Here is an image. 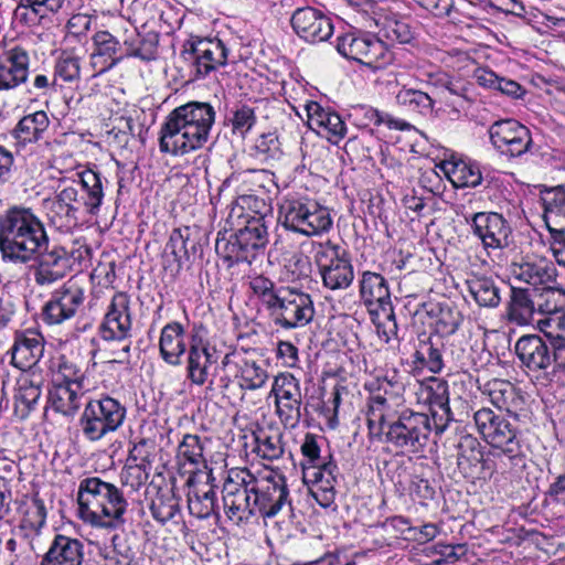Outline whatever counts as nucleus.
Returning <instances> with one entry per match:
<instances>
[{
    "label": "nucleus",
    "mask_w": 565,
    "mask_h": 565,
    "mask_svg": "<svg viewBox=\"0 0 565 565\" xmlns=\"http://www.w3.org/2000/svg\"><path fill=\"white\" fill-rule=\"evenodd\" d=\"M215 109L206 102L192 100L174 108L161 126V152L183 156L207 142L215 122Z\"/></svg>",
    "instance_id": "f257e3e1"
},
{
    "label": "nucleus",
    "mask_w": 565,
    "mask_h": 565,
    "mask_svg": "<svg viewBox=\"0 0 565 565\" xmlns=\"http://www.w3.org/2000/svg\"><path fill=\"white\" fill-rule=\"evenodd\" d=\"M46 243L44 224L30 207L13 205L0 215V252L4 260L26 264Z\"/></svg>",
    "instance_id": "f03ea898"
},
{
    "label": "nucleus",
    "mask_w": 565,
    "mask_h": 565,
    "mask_svg": "<svg viewBox=\"0 0 565 565\" xmlns=\"http://www.w3.org/2000/svg\"><path fill=\"white\" fill-rule=\"evenodd\" d=\"M77 503L79 518L92 526L116 529L126 522L128 501L122 491L98 477L81 480Z\"/></svg>",
    "instance_id": "7ed1b4c3"
},
{
    "label": "nucleus",
    "mask_w": 565,
    "mask_h": 565,
    "mask_svg": "<svg viewBox=\"0 0 565 565\" xmlns=\"http://www.w3.org/2000/svg\"><path fill=\"white\" fill-rule=\"evenodd\" d=\"M239 218L243 226L228 238L218 237L215 249L228 262L250 264L268 244V224L273 215L255 211L241 214Z\"/></svg>",
    "instance_id": "20e7f679"
},
{
    "label": "nucleus",
    "mask_w": 565,
    "mask_h": 565,
    "mask_svg": "<svg viewBox=\"0 0 565 565\" xmlns=\"http://www.w3.org/2000/svg\"><path fill=\"white\" fill-rule=\"evenodd\" d=\"M475 424L484 441L494 449V458L507 459L511 467L524 466V452L520 430L514 419L491 408H480L473 415Z\"/></svg>",
    "instance_id": "39448f33"
},
{
    "label": "nucleus",
    "mask_w": 565,
    "mask_h": 565,
    "mask_svg": "<svg viewBox=\"0 0 565 565\" xmlns=\"http://www.w3.org/2000/svg\"><path fill=\"white\" fill-rule=\"evenodd\" d=\"M431 431L430 418L427 414L404 409L382 430L384 441L396 454L416 455L427 446Z\"/></svg>",
    "instance_id": "423d86ee"
},
{
    "label": "nucleus",
    "mask_w": 565,
    "mask_h": 565,
    "mask_svg": "<svg viewBox=\"0 0 565 565\" xmlns=\"http://www.w3.org/2000/svg\"><path fill=\"white\" fill-rule=\"evenodd\" d=\"M126 413V406L108 395L90 399L79 417L83 435L89 441L100 440L124 424Z\"/></svg>",
    "instance_id": "0eeeda50"
},
{
    "label": "nucleus",
    "mask_w": 565,
    "mask_h": 565,
    "mask_svg": "<svg viewBox=\"0 0 565 565\" xmlns=\"http://www.w3.org/2000/svg\"><path fill=\"white\" fill-rule=\"evenodd\" d=\"M284 215V226L306 236L328 232L332 226V218L327 207L312 200H286L280 207Z\"/></svg>",
    "instance_id": "6e6552de"
},
{
    "label": "nucleus",
    "mask_w": 565,
    "mask_h": 565,
    "mask_svg": "<svg viewBox=\"0 0 565 565\" xmlns=\"http://www.w3.org/2000/svg\"><path fill=\"white\" fill-rule=\"evenodd\" d=\"M254 475L247 469L228 472L223 484V504L227 518L236 525L247 522L255 513Z\"/></svg>",
    "instance_id": "1a4fd4ad"
},
{
    "label": "nucleus",
    "mask_w": 565,
    "mask_h": 565,
    "mask_svg": "<svg viewBox=\"0 0 565 565\" xmlns=\"http://www.w3.org/2000/svg\"><path fill=\"white\" fill-rule=\"evenodd\" d=\"M337 51L373 70L385 68L394 61V54L387 45L371 33H348L338 38Z\"/></svg>",
    "instance_id": "9d476101"
},
{
    "label": "nucleus",
    "mask_w": 565,
    "mask_h": 565,
    "mask_svg": "<svg viewBox=\"0 0 565 565\" xmlns=\"http://www.w3.org/2000/svg\"><path fill=\"white\" fill-rule=\"evenodd\" d=\"M181 57L199 79L227 64L228 49L218 39L191 38L185 41Z\"/></svg>",
    "instance_id": "9b49d317"
},
{
    "label": "nucleus",
    "mask_w": 565,
    "mask_h": 565,
    "mask_svg": "<svg viewBox=\"0 0 565 565\" xmlns=\"http://www.w3.org/2000/svg\"><path fill=\"white\" fill-rule=\"evenodd\" d=\"M316 263L323 286L330 290L349 288L354 279V270L349 252L340 245L328 241L319 245Z\"/></svg>",
    "instance_id": "f8f14e48"
},
{
    "label": "nucleus",
    "mask_w": 565,
    "mask_h": 565,
    "mask_svg": "<svg viewBox=\"0 0 565 565\" xmlns=\"http://www.w3.org/2000/svg\"><path fill=\"white\" fill-rule=\"evenodd\" d=\"M280 296L268 317L282 329H296L307 326L315 316L310 295L295 288L280 287Z\"/></svg>",
    "instance_id": "ddd939ff"
},
{
    "label": "nucleus",
    "mask_w": 565,
    "mask_h": 565,
    "mask_svg": "<svg viewBox=\"0 0 565 565\" xmlns=\"http://www.w3.org/2000/svg\"><path fill=\"white\" fill-rule=\"evenodd\" d=\"M270 395L275 397V411L285 427L295 428L301 422L303 406L300 381L290 373L275 376Z\"/></svg>",
    "instance_id": "4468645a"
},
{
    "label": "nucleus",
    "mask_w": 565,
    "mask_h": 565,
    "mask_svg": "<svg viewBox=\"0 0 565 565\" xmlns=\"http://www.w3.org/2000/svg\"><path fill=\"white\" fill-rule=\"evenodd\" d=\"M492 146L502 154L518 158L531 150L533 140L527 127L515 119L494 121L489 128Z\"/></svg>",
    "instance_id": "2eb2a0df"
},
{
    "label": "nucleus",
    "mask_w": 565,
    "mask_h": 565,
    "mask_svg": "<svg viewBox=\"0 0 565 565\" xmlns=\"http://www.w3.org/2000/svg\"><path fill=\"white\" fill-rule=\"evenodd\" d=\"M253 483L255 513L258 512L263 518L277 515L289 497L285 476L270 473L260 480L254 477Z\"/></svg>",
    "instance_id": "dca6fc26"
},
{
    "label": "nucleus",
    "mask_w": 565,
    "mask_h": 565,
    "mask_svg": "<svg viewBox=\"0 0 565 565\" xmlns=\"http://www.w3.org/2000/svg\"><path fill=\"white\" fill-rule=\"evenodd\" d=\"M294 32L309 43L324 42L333 34L331 19L312 7H302L294 11L290 18Z\"/></svg>",
    "instance_id": "f3484780"
},
{
    "label": "nucleus",
    "mask_w": 565,
    "mask_h": 565,
    "mask_svg": "<svg viewBox=\"0 0 565 565\" xmlns=\"http://www.w3.org/2000/svg\"><path fill=\"white\" fill-rule=\"evenodd\" d=\"M130 299L126 292H116L99 326V335L106 341H122L131 330Z\"/></svg>",
    "instance_id": "a211bd4d"
},
{
    "label": "nucleus",
    "mask_w": 565,
    "mask_h": 565,
    "mask_svg": "<svg viewBox=\"0 0 565 565\" xmlns=\"http://www.w3.org/2000/svg\"><path fill=\"white\" fill-rule=\"evenodd\" d=\"M466 222L471 225L472 233L481 239L486 249H502L509 245L511 230L501 214L479 212L466 216Z\"/></svg>",
    "instance_id": "6ab92c4d"
},
{
    "label": "nucleus",
    "mask_w": 565,
    "mask_h": 565,
    "mask_svg": "<svg viewBox=\"0 0 565 565\" xmlns=\"http://www.w3.org/2000/svg\"><path fill=\"white\" fill-rule=\"evenodd\" d=\"M21 518L15 529V535L26 542L30 550L36 552L39 539L46 523V508L38 494L24 501L20 508Z\"/></svg>",
    "instance_id": "aec40b11"
},
{
    "label": "nucleus",
    "mask_w": 565,
    "mask_h": 565,
    "mask_svg": "<svg viewBox=\"0 0 565 565\" xmlns=\"http://www.w3.org/2000/svg\"><path fill=\"white\" fill-rule=\"evenodd\" d=\"M84 291L74 284H66L55 290L50 301L43 307V319L49 324H58L75 316L83 305Z\"/></svg>",
    "instance_id": "412c9836"
},
{
    "label": "nucleus",
    "mask_w": 565,
    "mask_h": 565,
    "mask_svg": "<svg viewBox=\"0 0 565 565\" xmlns=\"http://www.w3.org/2000/svg\"><path fill=\"white\" fill-rule=\"evenodd\" d=\"M338 475V466L331 459L323 461L321 465H303V481L307 484L311 483L316 488L312 494L323 508H328L334 502Z\"/></svg>",
    "instance_id": "4be33fe9"
},
{
    "label": "nucleus",
    "mask_w": 565,
    "mask_h": 565,
    "mask_svg": "<svg viewBox=\"0 0 565 565\" xmlns=\"http://www.w3.org/2000/svg\"><path fill=\"white\" fill-rule=\"evenodd\" d=\"M30 56L22 46H13L0 55V92L13 90L26 83Z\"/></svg>",
    "instance_id": "5701e85b"
},
{
    "label": "nucleus",
    "mask_w": 565,
    "mask_h": 565,
    "mask_svg": "<svg viewBox=\"0 0 565 565\" xmlns=\"http://www.w3.org/2000/svg\"><path fill=\"white\" fill-rule=\"evenodd\" d=\"M218 360L217 350L193 337L186 355V376L192 384L202 386L209 377V369Z\"/></svg>",
    "instance_id": "b1692460"
},
{
    "label": "nucleus",
    "mask_w": 565,
    "mask_h": 565,
    "mask_svg": "<svg viewBox=\"0 0 565 565\" xmlns=\"http://www.w3.org/2000/svg\"><path fill=\"white\" fill-rule=\"evenodd\" d=\"M543 218L555 242L565 244V185L546 190L542 194Z\"/></svg>",
    "instance_id": "393cba45"
},
{
    "label": "nucleus",
    "mask_w": 565,
    "mask_h": 565,
    "mask_svg": "<svg viewBox=\"0 0 565 565\" xmlns=\"http://www.w3.org/2000/svg\"><path fill=\"white\" fill-rule=\"evenodd\" d=\"M306 111L308 125L312 130H317L333 143L344 138L347 127L339 114L330 108H323L317 102H309Z\"/></svg>",
    "instance_id": "a878e982"
},
{
    "label": "nucleus",
    "mask_w": 565,
    "mask_h": 565,
    "mask_svg": "<svg viewBox=\"0 0 565 565\" xmlns=\"http://www.w3.org/2000/svg\"><path fill=\"white\" fill-rule=\"evenodd\" d=\"M78 191L74 186H67L58 191L53 199L45 201L50 222L57 228H71L77 223Z\"/></svg>",
    "instance_id": "bb28decb"
},
{
    "label": "nucleus",
    "mask_w": 565,
    "mask_h": 565,
    "mask_svg": "<svg viewBox=\"0 0 565 565\" xmlns=\"http://www.w3.org/2000/svg\"><path fill=\"white\" fill-rule=\"evenodd\" d=\"M425 401L429 404L437 433H443L447 424L454 419L449 406L448 383L440 379H430L423 387Z\"/></svg>",
    "instance_id": "cd10ccee"
},
{
    "label": "nucleus",
    "mask_w": 565,
    "mask_h": 565,
    "mask_svg": "<svg viewBox=\"0 0 565 565\" xmlns=\"http://www.w3.org/2000/svg\"><path fill=\"white\" fill-rule=\"evenodd\" d=\"M515 353L530 371L537 372L551 366V349L540 335L521 337L515 344Z\"/></svg>",
    "instance_id": "c85d7f7f"
},
{
    "label": "nucleus",
    "mask_w": 565,
    "mask_h": 565,
    "mask_svg": "<svg viewBox=\"0 0 565 565\" xmlns=\"http://www.w3.org/2000/svg\"><path fill=\"white\" fill-rule=\"evenodd\" d=\"M84 559L83 543L62 534L55 535L40 565H82Z\"/></svg>",
    "instance_id": "c756f323"
},
{
    "label": "nucleus",
    "mask_w": 565,
    "mask_h": 565,
    "mask_svg": "<svg viewBox=\"0 0 565 565\" xmlns=\"http://www.w3.org/2000/svg\"><path fill=\"white\" fill-rule=\"evenodd\" d=\"M360 297L367 308L377 306L383 311L392 308L390 288L381 274L369 270L362 273Z\"/></svg>",
    "instance_id": "7c9ffc66"
},
{
    "label": "nucleus",
    "mask_w": 565,
    "mask_h": 565,
    "mask_svg": "<svg viewBox=\"0 0 565 565\" xmlns=\"http://www.w3.org/2000/svg\"><path fill=\"white\" fill-rule=\"evenodd\" d=\"M186 351L185 330L180 322L166 324L159 339V352L162 360L173 366L181 364V356Z\"/></svg>",
    "instance_id": "2f4dec72"
},
{
    "label": "nucleus",
    "mask_w": 565,
    "mask_h": 565,
    "mask_svg": "<svg viewBox=\"0 0 565 565\" xmlns=\"http://www.w3.org/2000/svg\"><path fill=\"white\" fill-rule=\"evenodd\" d=\"M536 312L533 288H510V300L507 306V319L518 326H526L533 321Z\"/></svg>",
    "instance_id": "473e14b6"
},
{
    "label": "nucleus",
    "mask_w": 565,
    "mask_h": 565,
    "mask_svg": "<svg viewBox=\"0 0 565 565\" xmlns=\"http://www.w3.org/2000/svg\"><path fill=\"white\" fill-rule=\"evenodd\" d=\"M186 484L191 487L188 492V508L191 515L198 519L218 516L216 491L213 484L205 482L202 486L193 484V477H189Z\"/></svg>",
    "instance_id": "72a5a7b5"
},
{
    "label": "nucleus",
    "mask_w": 565,
    "mask_h": 565,
    "mask_svg": "<svg viewBox=\"0 0 565 565\" xmlns=\"http://www.w3.org/2000/svg\"><path fill=\"white\" fill-rule=\"evenodd\" d=\"M486 391L491 403L499 411H505L509 417H512L514 420H519L516 408L523 403V399L512 383L494 379L488 382Z\"/></svg>",
    "instance_id": "f704fd0d"
},
{
    "label": "nucleus",
    "mask_w": 565,
    "mask_h": 565,
    "mask_svg": "<svg viewBox=\"0 0 565 565\" xmlns=\"http://www.w3.org/2000/svg\"><path fill=\"white\" fill-rule=\"evenodd\" d=\"M12 364L21 370L35 365L43 355V338L39 333L17 337L11 349Z\"/></svg>",
    "instance_id": "c9c22d12"
},
{
    "label": "nucleus",
    "mask_w": 565,
    "mask_h": 565,
    "mask_svg": "<svg viewBox=\"0 0 565 565\" xmlns=\"http://www.w3.org/2000/svg\"><path fill=\"white\" fill-rule=\"evenodd\" d=\"M513 273L518 279L525 281L533 288L552 285L557 276L555 266L545 259L515 265Z\"/></svg>",
    "instance_id": "e433bc0d"
},
{
    "label": "nucleus",
    "mask_w": 565,
    "mask_h": 565,
    "mask_svg": "<svg viewBox=\"0 0 565 565\" xmlns=\"http://www.w3.org/2000/svg\"><path fill=\"white\" fill-rule=\"evenodd\" d=\"M82 390V384L74 385L54 380L53 387L50 391L53 408L65 416L74 415L81 406Z\"/></svg>",
    "instance_id": "4c0bfd02"
},
{
    "label": "nucleus",
    "mask_w": 565,
    "mask_h": 565,
    "mask_svg": "<svg viewBox=\"0 0 565 565\" xmlns=\"http://www.w3.org/2000/svg\"><path fill=\"white\" fill-rule=\"evenodd\" d=\"M49 125L46 113L39 110L23 116L11 131V136L21 145L36 142L42 138Z\"/></svg>",
    "instance_id": "58836bf2"
},
{
    "label": "nucleus",
    "mask_w": 565,
    "mask_h": 565,
    "mask_svg": "<svg viewBox=\"0 0 565 565\" xmlns=\"http://www.w3.org/2000/svg\"><path fill=\"white\" fill-rule=\"evenodd\" d=\"M191 235V228L188 226L174 228L166 244L164 253L173 256L179 268H181L184 263L191 262V258H194L199 250V242L192 238Z\"/></svg>",
    "instance_id": "ea45409f"
},
{
    "label": "nucleus",
    "mask_w": 565,
    "mask_h": 565,
    "mask_svg": "<svg viewBox=\"0 0 565 565\" xmlns=\"http://www.w3.org/2000/svg\"><path fill=\"white\" fill-rule=\"evenodd\" d=\"M41 396L39 383L34 382L29 374H21L14 387V413L21 419L29 416Z\"/></svg>",
    "instance_id": "a19ab883"
},
{
    "label": "nucleus",
    "mask_w": 565,
    "mask_h": 565,
    "mask_svg": "<svg viewBox=\"0 0 565 565\" xmlns=\"http://www.w3.org/2000/svg\"><path fill=\"white\" fill-rule=\"evenodd\" d=\"M395 102L406 113L419 116L430 114L435 105L428 93L405 85L396 93Z\"/></svg>",
    "instance_id": "79ce46f5"
},
{
    "label": "nucleus",
    "mask_w": 565,
    "mask_h": 565,
    "mask_svg": "<svg viewBox=\"0 0 565 565\" xmlns=\"http://www.w3.org/2000/svg\"><path fill=\"white\" fill-rule=\"evenodd\" d=\"M95 51L92 53L93 65L96 66L100 58H104L99 73L111 68L117 64L122 55H117L119 42L107 31L97 32L94 38Z\"/></svg>",
    "instance_id": "37998d69"
},
{
    "label": "nucleus",
    "mask_w": 565,
    "mask_h": 565,
    "mask_svg": "<svg viewBox=\"0 0 565 565\" xmlns=\"http://www.w3.org/2000/svg\"><path fill=\"white\" fill-rule=\"evenodd\" d=\"M158 35L156 33H147L141 35L136 29L126 31L124 45L126 55L140 57L143 61H150L156 57L158 46Z\"/></svg>",
    "instance_id": "c03bdc74"
},
{
    "label": "nucleus",
    "mask_w": 565,
    "mask_h": 565,
    "mask_svg": "<svg viewBox=\"0 0 565 565\" xmlns=\"http://www.w3.org/2000/svg\"><path fill=\"white\" fill-rule=\"evenodd\" d=\"M457 465L460 471L468 477L473 468L482 460L483 447L480 441L470 434L460 436L457 444Z\"/></svg>",
    "instance_id": "a18cd8bd"
},
{
    "label": "nucleus",
    "mask_w": 565,
    "mask_h": 565,
    "mask_svg": "<svg viewBox=\"0 0 565 565\" xmlns=\"http://www.w3.org/2000/svg\"><path fill=\"white\" fill-rule=\"evenodd\" d=\"M468 288L481 307L494 308L501 301L500 287L492 277L476 276L468 280Z\"/></svg>",
    "instance_id": "49530a36"
},
{
    "label": "nucleus",
    "mask_w": 565,
    "mask_h": 565,
    "mask_svg": "<svg viewBox=\"0 0 565 565\" xmlns=\"http://www.w3.org/2000/svg\"><path fill=\"white\" fill-rule=\"evenodd\" d=\"M203 452L204 444L201 437L185 434L178 446L177 457L180 462H188L193 466L195 470H200L201 467L207 468Z\"/></svg>",
    "instance_id": "de8ad7c7"
},
{
    "label": "nucleus",
    "mask_w": 565,
    "mask_h": 565,
    "mask_svg": "<svg viewBox=\"0 0 565 565\" xmlns=\"http://www.w3.org/2000/svg\"><path fill=\"white\" fill-rule=\"evenodd\" d=\"M535 294L536 312L541 315H556L565 307V290L554 288L552 285L542 288H533Z\"/></svg>",
    "instance_id": "09e8293b"
},
{
    "label": "nucleus",
    "mask_w": 565,
    "mask_h": 565,
    "mask_svg": "<svg viewBox=\"0 0 565 565\" xmlns=\"http://www.w3.org/2000/svg\"><path fill=\"white\" fill-rule=\"evenodd\" d=\"M254 452L265 460L273 461L284 454L282 435L279 433L269 434L266 430H259L254 434Z\"/></svg>",
    "instance_id": "8fccbe9b"
},
{
    "label": "nucleus",
    "mask_w": 565,
    "mask_h": 565,
    "mask_svg": "<svg viewBox=\"0 0 565 565\" xmlns=\"http://www.w3.org/2000/svg\"><path fill=\"white\" fill-rule=\"evenodd\" d=\"M179 511V499L172 490L159 491L150 504L153 519L161 524L172 520Z\"/></svg>",
    "instance_id": "3c124183"
},
{
    "label": "nucleus",
    "mask_w": 565,
    "mask_h": 565,
    "mask_svg": "<svg viewBox=\"0 0 565 565\" xmlns=\"http://www.w3.org/2000/svg\"><path fill=\"white\" fill-rule=\"evenodd\" d=\"M243 390L255 391L263 387L268 379L266 370L255 361L243 360L238 364L237 375Z\"/></svg>",
    "instance_id": "603ef678"
},
{
    "label": "nucleus",
    "mask_w": 565,
    "mask_h": 565,
    "mask_svg": "<svg viewBox=\"0 0 565 565\" xmlns=\"http://www.w3.org/2000/svg\"><path fill=\"white\" fill-rule=\"evenodd\" d=\"M416 362L425 365L430 372L439 373L444 366L443 355L438 347L431 342V338L423 334L414 353Z\"/></svg>",
    "instance_id": "864d4df0"
},
{
    "label": "nucleus",
    "mask_w": 565,
    "mask_h": 565,
    "mask_svg": "<svg viewBox=\"0 0 565 565\" xmlns=\"http://www.w3.org/2000/svg\"><path fill=\"white\" fill-rule=\"evenodd\" d=\"M249 288L266 309L267 313L281 295L280 288H276L275 282L263 275L253 277L249 281Z\"/></svg>",
    "instance_id": "5fc2aeb1"
},
{
    "label": "nucleus",
    "mask_w": 565,
    "mask_h": 565,
    "mask_svg": "<svg viewBox=\"0 0 565 565\" xmlns=\"http://www.w3.org/2000/svg\"><path fill=\"white\" fill-rule=\"evenodd\" d=\"M81 183L87 193L85 205L88 206L90 213H95L104 198L100 175L93 170H86L81 173Z\"/></svg>",
    "instance_id": "6e6d98bb"
},
{
    "label": "nucleus",
    "mask_w": 565,
    "mask_h": 565,
    "mask_svg": "<svg viewBox=\"0 0 565 565\" xmlns=\"http://www.w3.org/2000/svg\"><path fill=\"white\" fill-rule=\"evenodd\" d=\"M451 173L460 186L476 188L482 181L480 168L472 161L460 160L455 162Z\"/></svg>",
    "instance_id": "4d7b16f0"
},
{
    "label": "nucleus",
    "mask_w": 565,
    "mask_h": 565,
    "mask_svg": "<svg viewBox=\"0 0 565 565\" xmlns=\"http://www.w3.org/2000/svg\"><path fill=\"white\" fill-rule=\"evenodd\" d=\"M32 260H36L39 265L44 267L64 270L67 265L68 257L64 247L60 245H53L50 247L49 242L45 246L40 248Z\"/></svg>",
    "instance_id": "13d9d810"
},
{
    "label": "nucleus",
    "mask_w": 565,
    "mask_h": 565,
    "mask_svg": "<svg viewBox=\"0 0 565 565\" xmlns=\"http://www.w3.org/2000/svg\"><path fill=\"white\" fill-rule=\"evenodd\" d=\"M463 321L462 313L455 307L441 306L436 321V330L441 335H452Z\"/></svg>",
    "instance_id": "bf43d9fd"
},
{
    "label": "nucleus",
    "mask_w": 565,
    "mask_h": 565,
    "mask_svg": "<svg viewBox=\"0 0 565 565\" xmlns=\"http://www.w3.org/2000/svg\"><path fill=\"white\" fill-rule=\"evenodd\" d=\"M391 406L386 397L376 394L370 397V409L367 414V424L371 428L375 420L379 422L381 431L392 422L395 417L390 414Z\"/></svg>",
    "instance_id": "052dcab7"
},
{
    "label": "nucleus",
    "mask_w": 565,
    "mask_h": 565,
    "mask_svg": "<svg viewBox=\"0 0 565 565\" xmlns=\"http://www.w3.org/2000/svg\"><path fill=\"white\" fill-rule=\"evenodd\" d=\"M150 467L146 463L127 462L120 473L122 484L129 486L132 490H138L148 481Z\"/></svg>",
    "instance_id": "680f3d73"
},
{
    "label": "nucleus",
    "mask_w": 565,
    "mask_h": 565,
    "mask_svg": "<svg viewBox=\"0 0 565 565\" xmlns=\"http://www.w3.org/2000/svg\"><path fill=\"white\" fill-rule=\"evenodd\" d=\"M254 150L264 160H277L281 156L278 137L271 132L260 135L255 141Z\"/></svg>",
    "instance_id": "e2e57ef3"
},
{
    "label": "nucleus",
    "mask_w": 565,
    "mask_h": 565,
    "mask_svg": "<svg viewBox=\"0 0 565 565\" xmlns=\"http://www.w3.org/2000/svg\"><path fill=\"white\" fill-rule=\"evenodd\" d=\"M256 122L255 111L247 105H242L233 111L231 125L233 134L244 137Z\"/></svg>",
    "instance_id": "0e129e2a"
},
{
    "label": "nucleus",
    "mask_w": 565,
    "mask_h": 565,
    "mask_svg": "<svg viewBox=\"0 0 565 565\" xmlns=\"http://www.w3.org/2000/svg\"><path fill=\"white\" fill-rule=\"evenodd\" d=\"M493 452L494 449L489 451L487 456L482 454V460H480V463L473 468L475 470H472L468 477L481 480H490L494 472H497L499 469L504 471V468L508 466L505 459L501 461L500 459L494 458L492 456Z\"/></svg>",
    "instance_id": "69168bd1"
},
{
    "label": "nucleus",
    "mask_w": 565,
    "mask_h": 565,
    "mask_svg": "<svg viewBox=\"0 0 565 565\" xmlns=\"http://www.w3.org/2000/svg\"><path fill=\"white\" fill-rule=\"evenodd\" d=\"M79 60L63 53L55 65V76L61 77L65 82H73L79 78Z\"/></svg>",
    "instance_id": "338daca9"
},
{
    "label": "nucleus",
    "mask_w": 565,
    "mask_h": 565,
    "mask_svg": "<svg viewBox=\"0 0 565 565\" xmlns=\"http://www.w3.org/2000/svg\"><path fill=\"white\" fill-rule=\"evenodd\" d=\"M467 553V546L465 544L449 545V544H436L430 548V554H438L441 558L436 559L434 565H443L446 562H456L460 559Z\"/></svg>",
    "instance_id": "774afa93"
}]
</instances>
